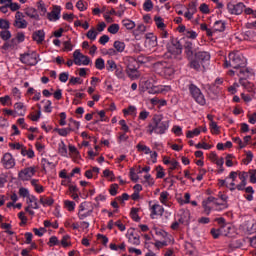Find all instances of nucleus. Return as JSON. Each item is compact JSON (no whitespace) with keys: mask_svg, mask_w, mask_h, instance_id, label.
<instances>
[{"mask_svg":"<svg viewBox=\"0 0 256 256\" xmlns=\"http://www.w3.org/2000/svg\"><path fill=\"white\" fill-rule=\"evenodd\" d=\"M167 129H169V122L163 121V116L161 115H154L152 123L147 127V133L153 135L154 132L157 135H163Z\"/></svg>","mask_w":256,"mask_h":256,"instance_id":"f257e3e1","label":"nucleus"},{"mask_svg":"<svg viewBox=\"0 0 256 256\" xmlns=\"http://www.w3.org/2000/svg\"><path fill=\"white\" fill-rule=\"evenodd\" d=\"M211 60V54L207 51H199L195 53V58L191 60L190 67L192 69H195L196 71H199L201 67L205 69V66L209 61Z\"/></svg>","mask_w":256,"mask_h":256,"instance_id":"f03ea898","label":"nucleus"},{"mask_svg":"<svg viewBox=\"0 0 256 256\" xmlns=\"http://www.w3.org/2000/svg\"><path fill=\"white\" fill-rule=\"evenodd\" d=\"M154 71L164 79H173V75H175V68L167 62H156Z\"/></svg>","mask_w":256,"mask_h":256,"instance_id":"7ed1b4c3","label":"nucleus"},{"mask_svg":"<svg viewBox=\"0 0 256 256\" xmlns=\"http://www.w3.org/2000/svg\"><path fill=\"white\" fill-rule=\"evenodd\" d=\"M229 60H226L224 67H232V69L239 70L240 67H245L247 61L237 52H231L228 56Z\"/></svg>","mask_w":256,"mask_h":256,"instance_id":"20e7f679","label":"nucleus"},{"mask_svg":"<svg viewBox=\"0 0 256 256\" xmlns=\"http://www.w3.org/2000/svg\"><path fill=\"white\" fill-rule=\"evenodd\" d=\"M189 91L196 103L199 105H205V103H207L205 100V95H203L201 89H199L195 84H191L189 86Z\"/></svg>","mask_w":256,"mask_h":256,"instance_id":"39448f33","label":"nucleus"},{"mask_svg":"<svg viewBox=\"0 0 256 256\" xmlns=\"http://www.w3.org/2000/svg\"><path fill=\"white\" fill-rule=\"evenodd\" d=\"M167 50L172 55H181L183 46H181V42H179V40L172 38L171 42L167 45Z\"/></svg>","mask_w":256,"mask_h":256,"instance_id":"423d86ee","label":"nucleus"},{"mask_svg":"<svg viewBox=\"0 0 256 256\" xmlns=\"http://www.w3.org/2000/svg\"><path fill=\"white\" fill-rule=\"evenodd\" d=\"M20 61L21 63H24V65H37V53L32 52V53H25L20 55Z\"/></svg>","mask_w":256,"mask_h":256,"instance_id":"0eeeda50","label":"nucleus"},{"mask_svg":"<svg viewBox=\"0 0 256 256\" xmlns=\"http://www.w3.org/2000/svg\"><path fill=\"white\" fill-rule=\"evenodd\" d=\"M73 57L75 65H89L91 63L89 56L83 55L79 50L74 51Z\"/></svg>","mask_w":256,"mask_h":256,"instance_id":"6e6552de","label":"nucleus"},{"mask_svg":"<svg viewBox=\"0 0 256 256\" xmlns=\"http://www.w3.org/2000/svg\"><path fill=\"white\" fill-rule=\"evenodd\" d=\"M27 25H29V23L25 20V15L22 12L17 11L14 20V27H16V29H27Z\"/></svg>","mask_w":256,"mask_h":256,"instance_id":"1a4fd4ad","label":"nucleus"},{"mask_svg":"<svg viewBox=\"0 0 256 256\" xmlns=\"http://www.w3.org/2000/svg\"><path fill=\"white\" fill-rule=\"evenodd\" d=\"M35 167H28L23 170H21L18 173V177L21 181H29L33 175H35Z\"/></svg>","mask_w":256,"mask_h":256,"instance_id":"9d476101","label":"nucleus"},{"mask_svg":"<svg viewBox=\"0 0 256 256\" xmlns=\"http://www.w3.org/2000/svg\"><path fill=\"white\" fill-rule=\"evenodd\" d=\"M227 9L232 15H241V13H243V10L245 9V4L241 2L236 5L233 3H228Z\"/></svg>","mask_w":256,"mask_h":256,"instance_id":"9b49d317","label":"nucleus"},{"mask_svg":"<svg viewBox=\"0 0 256 256\" xmlns=\"http://www.w3.org/2000/svg\"><path fill=\"white\" fill-rule=\"evenodd\" d=\"M2 164L4 169H13L15 167V158L11 153H5L2 158Z\"/></svg>","mask_w":256,"mask_h":256,"instance_id":"f8f14e48","label":"nucleus"},{"mask_svg":"<svg viewBox=\"0 0 256 256\" xmlns=\"http://www.w3.org/2000/svg\"><path fill=\"white\" fill-rule=\"evenodd\" d=\"M146 40H145V47L147 49H153L157 47V36L153 35V33H148L145 35Z\"/></svg>","mask_w":256,"mask_h":256,"instance_id":"ddd939ff","label":"nucleus"},{"mask_svg":"<svg viewBox=\"0 0 256 256\" xmlns=\"http://www.w3.org/2000/svg\"><path fill=\"white\" fill-rule=\"evenodd\" d=\"M24 13H25L26 17H29L30 19H33L34 21H41V17L39 16L37 9H35L33 7H26L24 9Z\"/></svg>","mask_w":256,"mask_h":256,"instance_id":"4468645a","label":"nucleus"},{"mask_svg":"<svg viewBox=\"0 0 256 256\" xmlns=\"http://www.w3.org/2000/svg\"><path fill=\"white\" fill-rule=\"evenodd\" d=\"M184 49H185L187 58L190 61H193V56L197 53L195 52V48H193V42H189V41L185 42Z\"/></svg>","mask_w":256,"mask_h":256,"instance_id":"2eb2a0df","label":"nucleus"},{"mask_svg":"<svg viewBox=\"0 0 256 256\" xmlns=\"http://www.w3.org/2000/svg\"><path fill=\"white\" fill-rule=\"evenodd\" d=\"M59 15H61V7L54 6L53 10L48 13V19L49 21H57L59 20Z\"/></svg>","mask_w":256,"mask_h":256,"instance_id":"dca6fc26","label":"nucleus"},{"mask_svg":"<svg viewBox=\"0 0 256 256\" xmlns=\"http://www.w3.org/2000/svg\"><path fill=\"white\" fill-rule=\"evenodd\" d=\"M33 41H36V43L41 44L45 41V31L38 30L35 31L32 35Z\"/></svg>","mask_w":256,"mask_h":256,"instance_id":"f3484780","label":"nucleus"},{"mask_svg":"<svg viewBox=\"0 0 256 256\" xmlns=\"http://www.w3.org/2000/svg\"><path fill=\"white\" fill-rule=\"evenodd\" d=\"M126 73L130 79H139V77H141V73H139V70L136 68L128 67L126 69Z\"/></svg>","mask_w":256,"mask_h":256,"instance_id":"a211bd4d","label":"nucleus"},{"mask_svg":"<svg viewBox=\"0 0 256 256\" xmlns=\"http://www.w3.org/2000/svg\"><path fill=\"white\" fill-rule=\"evenodd\" d=\"M40 203L44 207L45 206L51 207V205H53L55 203V200H53V198H51V197L42 196V197H40Z\"/></svg>","mask_w":256,"mask_h":256,"instance_id":"6ab92c4d","label":"nucleus"},{"mask_svg":"<svg viewBox=\"0 0 256 256\" xmlns=\"http://www.w3.org/2000/svg\"><path fill=\"white\" fill-rule=\"evenodd\" d=\"M165 212V209H163V206L159 204H155L152 206V215H163Z\"/></svg>","mask_w":256,"mask_h":256,"instance_id":"aec40b11","label":"nucleus"},{"mask_svg":"<svg viewBox=\"0 0 256 256\" xmlns=\"http://www.w3.org/2000/svg\"><path fill=\"white\" fill-rule=\"evenodd\" d=\"M249 73V69L245 68V66L240 67L237 72L240 79H247V77H249Z\"/></svg>","mask_w":256,"mask_h":256,"instance_id":"412c9836","label":"nucleus"},{"mask_svg":"<svg viewBox=\"0 0 256 256\" xmlns=\"http://www.w3.org/2000/svg\"><path fill=\"white\" fill-rule=\"evenodd\" d=\"M14 109L18 112V115L23 116L25 115V105L21 102H17L14 104Z\"/></svg>","mask_w":256,"mask_h":256,"instance_id":"4be33fe9","label":"nucleus"},{"mask_svg":"<svg viewBox=\"0 0 256 256\" xmlns=\"http://www.w3.org/2000/svg\"><path fill=\"white\" fill-rule=\"evenodd\" d=\"M213 31H219V32H222V31H225V22L223 21H216L214 23V26H213Z\"/></svg>","mask_w":256,"mask_h":256,"instance_id":"5701e85b","label":"nucleus"},{"mask_svg":"<svg viewBox=\"0 0 256 256\" xmlns=\"http://www.w3.org/2000/svg\"><path fill=\"white\" fill-rule=\"evenodd\" d=\"M128 241H129V243H131V245H134V246L141 245L140 237L139 236H135L133 234H130V237H129Z\"/></svg>","mask_w":256,"mask_h":256,"instance_id":"b1692460","label":"nucleus"},{"mask_svg":"<svg viewBox=\"0 0 256 256\" xmlns=\"http://www.w3.org/2000/svg\"><path fill=\"white\" fill-rule=\"evenodd\" d=\"M114 49L116 50L117 53H123V51H125V44L121 41H115Z\"/></svg>","mask_w":256,"mask_h":256,"instance_id":"393cba45","label":"nucleus"},{"mask_svg":"<svg viewBox=\"0 0 256 256\" xmlns=\"http://www.w3.org/2000/svg\"><path fill=\"white\" fill-rule=\"evenodd\" d=\"M86 37L90 39V41H95L97 39V31L95 30V28L90 29L87 32Z\"/></svg>","mask_w":256,"mask_h":256,"instance_id":"a878e982","label":"nucleus"},{"mask_svg":"<svg viewBox=\"0 0 256 256\" xmlns=\"http://www.w3.org/2000/svg\"><path fill=\"white\" fill-rule=\"evenodd\" d=\"M27 203H34V205H30L32 209H39V204L37 203V198L35 196H28Z\"/></svg>","mask_w":256,"mask_h":256,"instance_id":"bb28decb","label":"nucleus"},{"mask_svg":"<svg viewBox=\"0 0 256 256\" xmlns=\"http://www.w3.org/2000/svg\"><path fill=\"white\" fill-rule=\"evenodd\" d=\"M15 45H17V39H12L11 42H6L2 49H4L5 51L9 50V49H13V47H15Z\"/></svg>","mask_w":256,"mask_h":256,"instance_id":"cd10ccee","label":"nucleus"},{"mask_svg":"<svg viewBox=\"0 0 256 256\" xmlns=\"http://www.w3.org/2000/svg\"><path fill=\"white\" fill-rule=\"evenodd\" d=\"M154 21L158 29H165V23L163 22V18H161L160 16H156L154 17Z\"/></svg>","mask_w":256,"mask_h":256,"instance_id":"c85d7f7f","label":"nucleus"},{"mask_svg":"<svg viewBox=\"0 0 256 256\" xmlns=\"http://www.w3.org/2000/svg\"><path fill=\"white\" fill-rule=\"evenodd\" d=\"M210 129L211 132L214 133V135H219L221 133V130H219V126L217 125V122H210Z\"/></svg>","mask_w":256,"mask_h":256,"instance_id":"c756f323","label":"nucleus"},{"mask_svg":"<svg viewBox=\"0 0 256 256\" xmlns=\"http://www.w3.org/2000/svg\"><path fill=\"white\" fill-rule=\"evenodd\" d=\"M168 199H169V192L163 191L160 193V203H162L163 205H166Z\"/></svg>","mask_w":256,"mask_h":256,"instance_id":"7c9ffc66","label":"nucleus"},{"mask_svg":"<svg viewBox=\"0 0 256 256\" xmlns=\"http://www.w3.org/2000/svg\"><path fill=\"white\" fill-rule=\"evenodd\" d=\"M95 67H96V69H99L100 71L105 69V60H103V58L96 59Z\"/></svg>","mask_w":256,"mask_h":256,"instance_id":"2f4dec72","label":"nucleus"},{"mask_svg":"<svg viewBox=\"0 0 256 256\" xmlns=\"http://www.w3.org/2000/svg\"><path fill=\"white\" fill-rule=\"evenodd\" d=\"M108 33L112 35H117L119 33V24H112L108 27Z\"/></svg>","mask_w":256,"mask_h":256,"instance_id":"473e14b6","label":"nucleus"},{"mask_svg":"<svg viewBox=\"0 0 256 256\" xmlns=\"http://www.w3.org/2000/svg\"><path fill=\"white\" fill-rule=\"evenodd\" d=\"M201 130L199 128L194 129L193 131H188L186 134L187 139H193V137L200 135Z\"/></svg>","mask_w":256,"mask_h":256,"instance_id":"72a5a7b5","label":"nucleus"},{"mask_svg":"<svg viewBox=\"0 0 256 256\" xmlns=\"http://www.w3.org/2000/svg\"><path fill=\"white\" fill-rule=\"evenodd\" d=\"M54 131H56L60 137H67L69 135V130L66 128H55Z\"/></svg>","mask_w":256,"mask_h":256,"instance_id":"f704fd0d","label":"nucleus"},{"mask_svg":"<svg viewBox=\"0 0 256 256\" xmlns=\"http://www.w3.org/2000/svg\"><path fill=\"white\" fill-rule=\"evenodd\" d=\"M143 9L144 11H152L153 10V1L151 0H146L143 4Z\"/></svg>","mask_w":256,"mask_h":256,"instance_id":"c9c22d12","label":"nucleus"},{"mask_svg":"<svg viewBox=\"0 0 256 256\" xmlns=\"http://www.w3.org/2000/svg\"><path fill=\"white\" fill-rule=\"evenodd\" d=\"M124 27H126V29H135V22L131 21V20H123L122 21Z\"/></svg>","mask_w":256,"mask_h":256,"instance_id":"e433bc0d","label":"nucleus"},{"mask_svg":"<svg viewBox=\"0 0 256 256\" xmlns=\"http://www.w3.org/2000/svg\"><path fill=\"white\" fill-rule=\"evenodd\" d=\"M136 148L138 151H144L146 155H149V153H151V149L146 145L138 144Z\"/></svg>","mask_w":256,"mask_h":256,"instance_id":"4c0bfd02","label":"nucleus"},{"mask_svg":"<svg viewBox=\"0 0 256 256\" xmlns=\"http://www.w3.org/2000/svg\"><path fill=\"white\" fill-rule=\"evenodd\" d=\"M64 205L68 211H75V202L66 200L64 202Z\"/></svg>","mask_w":256,"mask_h":256,"instance_id":"58836bf2","label":"nucleus"},{"mask_svg":"<svg viewBox=\"0 0 256 256\" xmlns=\"http://www.w3.org/2000/svg\"><path fill=\"white\" fill-rule=\"evenodd\" d=\"M117 68V64L113 60H108L107 61V71H115Z\"/></svg>","mask_w":256,"mask_h":256,"instance_id":"ea45409f","label":"nucleus"},{"mask_svg":"<svg viewBox=\"0 0 256 256\" xmlns=\"http://www.w3.org/2000/svg\"><path fill=\"white\" fill-rule=\"evenodd\" d=\"M147 31V27L143 24H139L135 30L136 35H141V33H145Z\"/></svg>","mask_w":256,"mask_h":256,"instance_id":"a19ab883","label":"nucleus"},{"mask_svg":"<svg viewBox=\"0 0 256 256\" xmlns=\"http://www.w3.org/2000/svg\"><path fill=\"white\" fill-rule=\"evenodd\" d=\"M130 179L131 181H134V183H137V181H139V176L137 175V173H135V168L130 169Z\"/></svg>","mask_w":256,"mask_h":256,"instance_id":"79ce46f5","label":"nucleus"},{"mask_svg":"<svg viewBox=\"0 0 256 256\" xmlns=\"http://www.w3.org/2000/svg\"><path fill=\"white\" fill-rule=\"evenodd\" d=\"M119 189V185L118 184H112L110 186V195H112L113 197H115V195H117V190Z\"/></svg>","mask_w":256,"mask_h":256,"instance_id":"37998d69","label":"nucleus"},{"mask_svg":"<svg viewBox=\"0 0 256 256\" xmlns=\"http://www.w3.org/2000/svg\"><path fill=\"white\" fill-rule=\"evenodd\" d=\"M138 212H139V209H137V208L131 209V216L134 221H139V219H140L139 214H137Z\"/></svg>","mask_w":256,"mask_h":256,"instance_id":"c03bdc74","label":"nucleus"},{"mask_svg":"<svg viewBox=\"0 0 256 256\" xmlns=\"http://www.w3.org/2000/svg\"><path fill=\"white\" fill-rule=\"evenodd\" d=\"M119 125L121 126V130L124 131V133H129V126H127V122H125V120H120Z\"/></svg>","mask_w":256,"mask_h":256,"instance_id":"a18cd8bd","label":"nucleus"},{"mask_svg":"<svg viewBox=\"0 0 256 256\" xmlns=\"http://www.w3.org/2000/svg\"><path fill=\"white\" fill-rule=\"evenodd\" d=\"M68 80H69V73L63 72L59 75V81H61V83H67Z\"/></svg>","mask_w":256,"mask_h":256,"instance_id":"49530a36","label":"nucleus"},{"mask_svg":"<svg viewBox=\"0 0 256 256\" xmlns=\"http://www.w3.org/2000/svg\"><path fill=\"white\" fill-rule=\"evenodd\" d=\"M0 36L4 41H7V39H11V32L4 30L0 33Z\"/></svg>","mask_w":256,"mask_h":256,"instance_id":"de8ad7c7","label":"nucleus"},{"mask_svg":"<svg viewBox=\"0 0 256 256\" xmlns=\"http://www.w3.org/2000/svg\"><path fill=\"white\" fill-rule=\"evenodd\" d=\"M70 85H81V83H83V80H81V78L79 77H72L69 81Z\"/></svg>","mask_w":256,"mask_h":256,"instance_id":"09e8293b","label":"nucleus"},{"mask_svg":"<svg viewBox=\"0 0 256 256\" xmlns=\"http://www.w3.org/2000/svg\"><path fill=\"white\" fill-rule=\"evenodd\" d=\"M91 213H93V209L88 210L86 213L78 212V217L80 220H83V219L89 217V215H91Z\"/></svg>","mask_w":256,"mask_h":256,"instance_id":"8fccbe9b","label":"nucleus"},{"mask_svg":"<svg viewBox=\"0 0 256 256\" xmlns=\"http://www.w3.org/2000/svg\"><path fill=\"white\" fill-rule=\"evenodd\" d=\"M210 233L214 239H219V235H221V229L212 228Z\"/></svg>","mask_w":256,"mask_h":256,"instance_id":"3c124183","label":"nucleus"},{"mask_svg":"<svg viewBox=\"0 0 256 256\" xmlns=\"http://www.w3.org/2000/svg\"><path fill=\"white\" fill-rule=\"evenodd\" d=\"M97 238L99 239V241H102V245L107 246V243H109V238H107V236L105 235L98 234Z\"/></svg>","mask_w":256,"mask_h":256,"instance_id":"603ef678","label":"nucleus"},{"mask_svg":"<svg viewBox=\"0 0 256 256\" xmlns=\"http://www.w3.org/2000/svg\"><path fill=\"white\" fill-rule=\"evenodd\" d=\"M9 9H11V11H19V9H21V6L18 3H13L10 2L8 4Z\"/></svg>","mask_w":256,"mask_h":256,"instance_id":"864d4df0","label":"nucleus"},{"mask_svg":"<svg viewBox=\"0 0 256 256\" xmlns=\"http://www.w3.org/2000/svg\"><path fill=\"white\" fill-rule=\"evenodd\" d=\"M48 245H49L50 247H53V245H59V239H57L56 236L50 237L49 242H48Z\"/></svg>","mask_w":256,"mask_h":256,"instance_id":"5fc2aeb1","label":"nucleus"},{"mask_svg":"<svg viewBox=\"0 0 256 256\" xmlns=\"http://www.w3.org/2000/svg\"><path fill=\"white\" fill-rule=\"evenodd\" d=\"M115 71V75L116 77H118V79H123V77H125V74L123 73V68L117 67Z\"/></svg>","mask_w":256,"mask_h":256,"instance_id":"6e6d98bb","label":"nucleus"},{"mask_svg":"<svg viewBox=\"0 0 256 256\" xmlns=\"http://www.w3.org/2000/svg\"><path fill=\"white\" fill-rule=\"evenodd\" d=\"M196 149H211V145L203 142V143H198L195 145Z\"/></svg>","mask_w":256,"mask_h":256,"instance_id":"4d7b16f0","label":"nucleus"},{"mask_svg":"<svg viewBox=\"0 0 256 256\" xmlns=\"http://www.w3.org/2000/svg\"><path fill=\"white\" fill-rule=\"evenodd\" d=\"M0 29H9V21L0 19Z\"/></svg>","mask_w":256,"mask_h":256,"instance_id":"13d9d810","label":"nucleus"},{"mask_svg":"<svg viewBox=\"0 0 256 256\" xmlns=\"http://www.w3.org/2000/svg\"><path fill=\"white\" fill-rule=\"evenodd\" d=\"M33 232L38 237H43V233H45V228H40V229L34 228Z\"/></svg>","mask_w":256,"mask_h":256,"instance_id":"bf43d9fd","label":"nucleus"},{"mask_svg":"<svg viewBox=\"0 0 256 256\" xmlns=\"http://www.w3.org/2000/svg\"><path fill=\"white\" fill-rule=\"evenodd\" d=\"M80 125L81 124L76 120L70 119L69 127H72L74 129H79Z\"/></svg>","mask_w":256,"mask_h":256,"instance_id":"052dcab7","label":"nucleus"},{"mask_svg":"<svg viewBox=\"0 0 256 256\" xmlns=\"http://www.w3.org/2000/svg\"><path fill=\"white\" fill-rule=\"evenodd\" d=\"M76 7L77 9H79V11H85V9H87L85 7V3H83V0H79L77 3H76Z\"/></svg>","mask_w":256,"mask_h":256,"instance_id":"680f3d73","label":"nucleus"},{"mask_svg":"<svg viewBox=\"0 0 256 256\" xmlns=\"http://www.w3.org/2000/svg\"><path fill=\"white\" fill-rule=\"evenodd\" d=\"M19 195L20 197H28L29 196V190L26 188H20L19 189Z\"/></svg>","mask_w":256,"mask_h":256,"instance_id":"e2e57ef3","label":"nucleus"},{"mask_svg":"<svg viewBox=\"0 0 256 256\" xmlns=\"http://www.w3.org/2000/svg\"><path fill=\"white\" fill-rule=\"evenodd\" d=\"M201 13H209V6L205 3L201 4L200 7H199Z\"/></svg>","mask_w":256,"mask_h":256,"instance_id":"0e129e2a","label":"nucleus"},{"mask_svg":"<svg viewBox=\"0 0 256 256\" xmlns=\"http://www.w3.org/2000/svg\"><path fill=\"white\" fill-rule=\"evenodd\" d=\"M99 43L101 45H105V44L109 43V36H107V35L101 36L99 39Z\"/></svg>","mask_w":256,"mask_h":256,"instance_id":"69168bd1","label":"nucleus"},{"mask_svg":"<svg viewBox=\"0 0 256 256\" xmlns=\"http://www.w3.org/2000/svg\"><path fill=\"white\" fill-rule=\"evenodd\" d=\"M186 37L188 39H196L197 33L195 31H186Z\"/></svg>","mask_w":256,"mask_h":256,"instance_id":"338daca9","label":"nucleus"},{"mask_svg":"<svg viewBox=\"0 0 256 256\" xmlns=\"http://www.w3.org/2000/svg\"><path fill=\"white\" fill-rule=\"evenodd\" d=\"M248 119H249L248 121H249V123H251V125H255V123H256V112L253 113V114H249Z\"/></svg>","mask_w":256,"mask_h":256,"instance_id":"774afa93","label":"nucleus"}]
</instances>
